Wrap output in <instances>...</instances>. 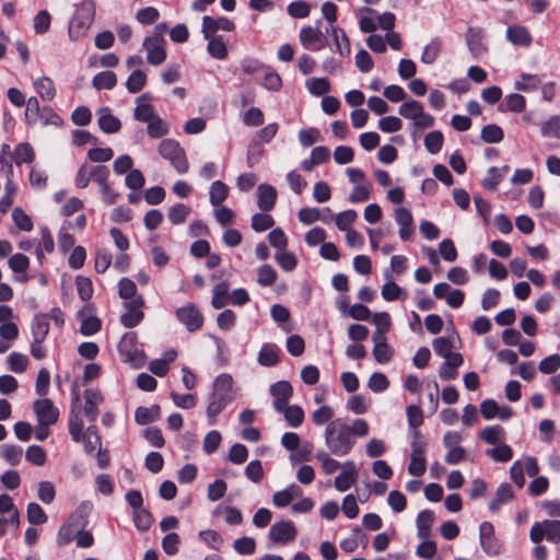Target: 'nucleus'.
<instances>
[{"label": "nucleus", "instance_id": "43", "mask_svg": "<svg viewBox=\"0 0 560 560\" xmlns=\"http://www.w3.org/2000/svg\"><path fill=\"white\" fill-rule=\"evenodd\" d=\"M26 514L27 521L32 525H42L45 524L48 520V516L43 508L36 502H31L27 504Z\"/></svg>", "mask_w": 560, "mask_h": 560}, {"label": "nucleus", "instance_id": "59", "mask_svg": "<svg viewBox=\"0 0 560 560\" xmlns=\"http://www.w3.org/2000/svg\"><path fill=\"white\" fill-rule=\"evenodd\" d=\"M51 16L47 10H40L34 18V31L38 35L47 33L50 28Z\"/></svg>", "mask_w": 560, "mask_h": 560}, {"label": "nucleus", "instance_id": "22", "mask_svg": "<svg viewBox=\"0 0 560 560\" xmlns=\"http://www.w3.org/2000/svg\"><path fill=\"white\" fill-rule=\"evenodd\" d=\"M506 37L513 45L523 47H529L533 40L528 28L522 25L509 26Z\"/></svg>", "mask_w": 560, "mask_h": 560}, {"label": "nucleus", "instance_id": "15", "mask_svg": "<svg viewBox=\"0 0 560 560\" xmlns=\"http://www.w3.org/2000/svg\"><path fill=\"white\" fill-rule=\"evenodd\" d=\"M299 38L305 49L317 51L324 47V44L317 45L323 39V33L319 28L304 26L300 31Z\"/></svg>", "mask_w": 560, "mask_h": 560}, {"label": "nucleus", "instance_id": "38", "mask_svg": "<svg viewBox=\"0 0 560 560\" xmlns=\"http://www.w3.org/2000/svg\"><path fill=\"white\" fill-rule=\"evenodd\" d=\"M147 83V74L142 70H133L126 81L128 92L136 94L140 92Z\"/></svg>", "mask_w": 560, "mask_h": 560}, {"label": "nucleus", "instance_id": "46", "mask_svg": "<svg viewBox=\"0 0 560 560\" xmlns=\"http://www.w3.org/2000/svg\"><path fill=\"white\" fill-rule=\"evenodd\" d=\"M423 106L420 102L410 100L402 103L399 106V114L406 119L416 120V118L422 114Z\"/></svg>", "mask_w": 560, "mask_h": 560}, {"label": "nucleus", "instance_id": "24", "mask_svg": "<svg viewBox=\"0 0 560 560\" xmlns=\"http://www.w3.org/2000/svg\"><path fill=\"white\" fill-rule=\"evenodd\" d=\"M280 349L275 343H264L258 352L257 361L262 366H275L279 362Z\"/></svg>", "mask_w": 560, "mask_h": 560}, {"label": "nucleus", "instance_id": "11", "mask_svg": "<svg viewBox=\"0 0 560 560\" xmlns=\"http://www.w3.org/2000/svg\"><path fill=\"white\" fill-rule=\"evenodd\" d=\"M77 517H82L81 511L77 510L74 514L70 516L68 522L61 525L57 534V544L58 546H66L70 544L73 539H75L77 532L79 527H84L86 521L78 522Z\"/></svg>", "mask_w": 560, "mask_h": 560}, {"label": "nucleus", "instance_id": "34", "mask_svg": "<svg viewBox=\"0 0 560 560\" xmlns=\"http://www.w3.org/2000/svg\"><path fill=\"white\" fill-rule=\"evenodd\" d=\"M117 83V77L113 71H102L94 75L92 85L96 90H112Z\"/></svg>", "mask_w": 560, "mask_h": 560}, {"label": "nucleus", "instance_id": "20", "mask_svg": "<svg viewBox=\"0 0 560 560\" xmlns=\"http://www.w3.org/2000/svg\"><path fill=\"white\" fill-rule=\"evenodd\" d=\"M464 358L460 353H454L451 358L445 359L440 368L439 376L443 381H453L457 377V369L463 365Z\"/></svg>", "mask_w": 560, "mask_h": 560}, {"label": "nucleus", "instance_id": "29", "mask_svg": "<svg viewBox=\"0 0 560 560\" xmlns=\"http://www.w3.org/2000/svg\"><path fill=\"white\" fill-rule=\"evenodd\" d=\"M331 36L336 45V51L342 57H348L351 52V47L346 32L337 26H331Z\"/></svg>", "mask_w": 560, "mask_h": 560}, {"label": "nucleus", "instance_id": "47", "mask_svg": "<svg viewBox=\"0 0 560 560\" xmlns=\"http://www.w3.org/2000/svg\"><path fill=\"white\" fill-rule=\"evenodd\" d=\"M270 395L273 398L290 400L293 395V387L289 381H278L270 386Z\"/></svg>", "mask_w": 560, "mask_h": 560}, {"label": "nucleus", "instance_id": "55", "mask_svg": "<svg viewBox=\"0 0 560 560\" xmlns=\"http://www.w3.org/2000/svg\"><path fill=\"white\" fill-rule=\"evenodd\" d=\"M12 220L21 231L28 232L33 229V222L30 215L20 207L13 209Z\"/></svg>", "mask_w": 560, "mask_h": 560}, {"label": "nucleus", "instance_id": "57", "mask_svg": "<svg viewBox=\"0 0 560 560\" xmlns=\"http://www.w3.org/2000/svg\"><path fill=\"white\" fill-rule=\"evenodd\" d=\"M315 458L320 463L323 471L327 475L334 474L340 467L339 462L331 458L325 451H318Z\"/></svg>", "mask_w": 560, "mask_h": 560}, {"label": "nucleus", "instance_id": "53", "mask_svg": "<svg viewBox=\"0 0 560 560\" xmlns=\"http://www.w3.org/2000/svg\"><path fill=\"white\" fill-rule=\"evenodd\" d=\"M521 79L522 81L515 82V89L518 91H533L536 90L541 83V80L537 74L522 73Z\"/></svg>", "mask_w": 560, "mask_h": 560}, {"label": "nucleus", "instance_id": "64", "mask_svg": "<svg viewBox=\"0 0 560 560\" xmlns=\"http://www.w3.org/2000/svg\"><path fill=\"white\" fill-rule=\"evenodd\" d=\"M538 369L544 374H552L560 369V354L555 353L544 358L539 364Z\"/></svg>", "mask_w": 560, "mask_h": 560}, {"label": "nucleus", "instance_id": "63", "mask_svg": "<svg viewBox=\"0 0 560 560\" xmlns=\"http://www.w3.org/2000/svg\"><path fill=\"white\" fill-rule=\"evenodd\" d=\"M228 458L231 463L241 465L247 460L248 450L244 444L235 443L231 446Z\"/></svg>", "mask_w": 560, "mask_h": 560}, {"label": "nucleus", "instance_id": "2", "mask_svg": "<svg viewBox=\"0 0 560 560\" xmlns=\"http://www.w3.org/2000/svg\"><path fill=\"white\" fill-rule=\"evenodd\" d=\"M325 444L336 456L348 455L355 444L354 438L350 435V425L340 418L330 421L325 430Z\"/></svg>", "mask_w": 560, "mask_h": 560}, {"label": "nucleus", "instance_id": "3", "mask_svg": "<svg viewBox=\"0 0 560 560\" xmlns=\"http://www.w3.org/2000/svg\"><path fill=\"white\" fill-rule=\"evenodd\" d=\"M81 407L80 393L77 386L72 389L71 410L69 417V433L74 442H82L86 454H92L95 448L101 447L102 441L100 435H95V439L82 435L84 428L83 420L79 417V409Z\"/></svg>", "mask_w": 560, "mask_h": 560}, {"label": "nucleus", "instance_id": "36", "mask_svg": "<svg viewBox=\"0 0 560 560\" xmlns=\"http://www.w3.org/2000/svg\"><path fill=\"white\" fill-rule=\"evenodd\" d=\"M159 416L160 407L158 405H153L151 408L140 406L135 411V420L141 425L153 422Z\"/></svg>", "mask_w": 560, "mask_h": 560}, {"label": "nucleus", "instance_id": "19", "mask_svg": "<svg viewBox=\"0 0 560 560\" xmlns=\"http://www.w3.org/2000/svg\"><path fill=\"white\" fill-rule=\"evenodd\" d=\"M98 127L105 133L118 132L121 128L119 118L112 114L109 107H102L98 110Z\"/></svg>", "mask_w": 560, "mask_h": 560}, {"label": "nucleus", "instance_id": "1", "mask_svg": "<svg viewBox=\"0 0 560 560\" xmlns=\"http://www.w3.org/2000/svg\"><path fill=\"white\" fill-rule=\"evenodd\" d=\"M234 399L233 393V378L228 373L218 375L213 382V389L209 397L207 406V418L210 425L217 423V417L221 413L228 405Z\"/></svg>", "mask_w": 560, "mask_h": 560}, {"label": "nucleus", "instance_id": "4", "mask_svg": "<svg viewBox=\"0 0 560 560\" xmlns=\"http://www.w3.org/2000/svg\"><path fill=\"white\" fill-rule=\"evenodd\" d=\"M159 153L162 158L170 161L171 165L178 174L188 172L189 163L185 150L180 147L178 141L174 139L162 140L159 145Z\"/></svg>", "mask_w": 560, "mask_h": 560}, {"label": "nucleus", "instance_id": "49", "mask_svg": "<svg viewBox=\"0 0 560 560\" xmlns=\"http://www.w3.org/2000/svg\"><path fill=\"white\" fill-rule=\"evenodd\" d=\"M285 421L292 428L300 427L305 418V413L302 407L298 405L290 406L283 413Z\"/></svg>", "mask_w": 560, "mask_h": 560}, {"label": "nucleus", "instance_id": "56", "mask_svg": "<svg viewBox=\"0 0 560 560\" xmlns=\"http://www.w3.org/2000/svg\"><path fill=\"white\" fill-rule=\"evenodd\" d=\"M310 93L322 96L330 91V82L326 78H313L307 82Z\"/></svg>", "mask_w": 560, "mask_h": 560}, {"label": "nucleus", "instance_id": "10", "mask_svg": "<svg viewBox=\"0 0 560 560\" xmlns=\"http://www.w3.org/2000/svg\"><path fill=\"white\" fill-rule=\"evenodd\" d=\"M93 21V14L86 10L77 11L69 23L68 34L70 39L79 40L84 37Z\"/></svg>", "mask_w": 560, "mask_h": 560}, {"label": "nucleus", "instance_id": "13", "mask_svg": "<svg viewBox=\"0 0 560 560\" xmlns=\"http://www.w3.org/2000/svg\"><path fill=\"white\" fill-rule=\"evenodd\" d=\"M219 30L232 32L235 30V23L225 16L214 19L210 15H205L202 18L201 32L203 37H209L211 34H215Z\"/></svg>", "mask_w": 560, "mask_h": 560}, {"label": "nucleus", "instance_id": "28", "mask_svg": "<svg viewBox=\"0 0 560 560\" xmlns=\"http://www.w3.org/2000/svg\"><path fill=\"white\" fill-rule=\"evenodd\" d=\"M33 339L45 340L49 332L48 315L36 314L31 324Z\"/></svg>", "mask_w": 560, "mask_h": 560}, {"label": "nucleus", "instance_id": "61", "mask_svg": "<svg viewBox=\"0 0 560 560\" xmlns=\"http://www.w3.org/2000/svg\"><path fill=\"white\" fill-rule=\"evenodd\" d=\"M26 460L35 466H43L46 463V453L39 445H31L25 453Z\"/></svg>", "mask_w": 560, "mask_h": 560}, {"label": "nucleus", "instance_id": "54", "mask_svg": "<svg viewBox=\"0 0 560 560\" xmlns=\"http://www.w3.org/2000/svg\"><path fill=\"white\" fill-rule=\"evenodd\" d=\"M288 14L294 19H304L310 15V4L304 0H296L289 3L287 8Z\"/></svg>", "mask_w": 560, "mask_h": 560}, {"label": "nucleus", "instance_id": "41", "mask_svg": "<svg viewBox=\"0 0 560 560\" xmlns=\"http://www.w3.org/2000/svg\"><path fill=\"white\" fill-rule=\"evenodd\" d=\"M190 211L191 209L188 206L184 203H176L168 209L167 218L173 224L178 225L186 221Z\"/></svg>", "mask_w": 560, "mask_h": 560}, {"label": "nucleus", "instance_id": "7", "mask_svg": "<svg viewBox=\"0 0 560 560\" xmlns=\"http://www.w3.org/2000/svg\"><path fill=\"white\" fill-rule=\"evenodd\" d=\"M479 540L481 549L488 556H498L501 552V544L494 535V527L490 522L479 525Z\"/></svg>", "mask_w": 560, "mask_h": 560}, {"label": "nucleus", "instance_id": "12", "mask_svg": "<svg viewBox=\"0 0 560 560\" xmlns=\"http://www.w3.org/2000/svg\"><path fill=\"white\" fill-rule=\"evenodd\" d=\"M38 422L56 423L59 410L49 398L37 399L33 405Z\"/></svg>", "mask_w": 560, "mask_h": 560}, {"label": "nucleus", "instance_id": "27", "mask_svg": "<svg viewBox=\"0 0 560 560\" xmlns=\"http://www.w3.org/2000/svg\"><path fill=\"white\" fill-rule=\"evenodd\" d=\"M34 160L35 151L28 142L19 143L12 153V161L16 165H22L23 163L30 164L33 163Z\"/></svg>", "mask_w": 560, "mask_h": 560}, {"label": "nucleus", "instance_id": "9", "mask_svg": "<svg viewBox=\"0 0 560 560\" xmlns=\"http://www.w3.org/2000/svg\"><path fill=\"white\" fill-rule=\"evenodd\" d=\"M298 530L292 521H280L271 525L268 537L276 544H288L295 539Z\"/></svg>", "mask_w": 560, "mask_h": 560}, {"label": "nucleus", "instance_id": "25", "mask_svg": "<svg viewBox=\"0 0 560 560\" xmlns=\"http://www.w3.org/2000/svg\"><path fill=\"white\" fill-rule=\"evenodd\" d=\"M435 516L431 510L421 511L416 520L417 535L421 539H428L431 535V526L434 523Z\"/></svg>", "mask_w": 560, "mask_h": 560}, {"label": "nucleus", "instance_id": "33", "mask_svg": "<svg viewBox=\"0 0 560 560\" xmlns=\"http://www.w3.org/2000/svg\"><path fill=\"white\" fill-rule=\"evenodd\" d=\"M442 45L443 43L441 38H432L422 51L421 61L425 65H432L439 58L442 50Z\"/></svg>", "mask_w": 560, "mask_h": 560}, {"label": "nucleus", "instance_id": "39", "mask_svg": "<svg viewBox=\"0 0 560 560\" xmlns=\"http://www.w3.org/2000/svg\"><path fill=\"white\" fill-rule=\"evenodd\" d=\"M25 104V122L28 126H34L39 120L43 108H40L39 102L35 96L30 97Z\"/></svg>", "mask_w": 560, "mask_h": 560}, {"label": "nucleus", "instance_id": "58", "mask_svg": "<svg viewBox=\"0 0 560 560\" xmlns=\"http://www.w3.org/2000/svg\"><path fill=\"white\" fill-rule=\"evenodd\" d=\"M540 132L544 137H553L560 139V116L550 117L541 125Z\"/></svg>", "mask_w": 560, "mask_h": 560}, {"label": "nucleus", "instance_id": "37", "mask_svg": "<svg viewBox=\"0 0 560 560\" xmlns=\"http://www.w3.org/2000/svg\"><path fill=\"white\" fill-rule=\"evenodd\" d=\"M480 138L486 143H499L503 140L504 132L500 126L489 124L481 129Z\"/></svg>", "mask_w": 560, "mask_h": 560}, {"label": "nucleus", "instance_id": "8", "mask_svg": "<svg viewBox=\"0 0 560 560\" xmlns=\"http://www.w3.org/2000/svg\"><path fill=\"white\" fill-rule=\"evenodd\" d=\"M425 448L427 442L424 441H412L411 442V455L410 463L408 466V472L412 476L420 477L425 472Z\"/></svg>", "mask_w": 560, "mask_h": 560}, {"label": "nucleus", "instance_id": "30", "mask_svg": "<svg viewBox=\"0 0 560 560\" xmlns=\"http://www.w3.org/2000/svg\"><path fill=\"white\" fill-rule=\"evenodd\" d=\"M229 186L221 180H215L210 186L209 199L213 207H219L229 196Z\"/></svg>", "mask_w": 560, "mask_h": 560}, {"label": "nucleus", "instance_id": "44", "mask_svg": "<svg viewBox=\"0 0 560 560\" xmlns=\"http://www.w3.org/2000/svg\"><path fill=\"white\" fill-rule=\"evenodd\" d=\"M153 515L145 509H140L133 512V523L138 530L147 532L153 523Z\"/></svg>", "mask_w": 560, "mask_h": 560}, {"label": "nucleus", "instance_id": "60", "mask_svg": "<svg viewBox=\"0 0 560 560\" xmlns=\"http://www.w3.org/2000/svg\"><path fill=\"white\" fill-rule=\"evenodd\" d=\"M275 258L280 268L287 272L293 271L298 266V259L293 253L280 252Z\"/></svg>", "mask_w": 560, "mask_h": 560}, {"label": "nucleus", "instance_id": "52", "mask_svg": "<svg viewBox=\"0 0 560 560\" xmlns=\"http://www.w3.org/2000/svg\"><path fill=\"white\" fill-rule=\"evenodd\" d=\"M276 280H277V271L272 266L265 264L261 267H259L258 279H257V282L259 283V285L270 287L276 282Z\"/></svg>", "mask_w": 560, "mask_h": 560}, {"label": "nucleus", "instance_id": "40", "mask_svg": "<svg viewBox=\"0 0 560 560\" xmlns=\"http://www.w3.org/2000/svg\"><path fill=\"white\" fill-rule=\"evenodd\" d=\"M75 287L78 294L82 301L88 302L92 299L94 289L92 280L89 277H84L81 275L77 276Z\"/></svg>", "mask_w": 560, "mask_h": 560}, {"label": "nucleus", "instance_id": "17", "mask_svg": "<svg viewBox=\"0 0 560 560\" xmlns=\"http://www.w3.org/2000/svg\"><path fill=\"white\" fill-rule=\"evenodd\" d=\"M482 31L480 28L469 27L466 33V44L472 57L478 59L487 52V47L482 43Z\"/></svg>", "mask_w": 560, "mask_h": 560}, {"label": "nucleus", "instance_id": "5", "mask_svg": "<svg viewBox=\"0 0 560 560\" xmlns=\"http://www.w3.org/2000/svg\"><path fill=\"white\" fill-rule=\"evenodd\" d=\"M175 314L176 318L190 332L199 330L203 325V315L201 314L200 310L192 303H188L177 308Z\"/></svg>", "mask_w": 560, "mask_h": 560}, {"label": "nucleus", "instance_id": "48", "mask_svg": "<svg viewBox=\"0 0 560 560\" xmlns=\"http://www.w3.org/2000/svg\"><path fill=\"white\" fill-rule=\"evenodd\" d=\"M486 454L498 463H506L513 457V450L508 444H500L494 448H489Z\"/></svg>", "mask_w": 560, "mask_h": 560}, {"label": "nucleus", "instance_id": "50", "mask_svg": "<svg viewBox=\"0 0 560 560\" xmlns=\"http://www.w3.org/2000/svg\"><path fill=\"white\" fill-rule=\"evenodd\" d=\"M1 456L11 465H18L23 456V448L19 445L4 444L1 446Z\"/></svg>", "mask_w": 560, "mask_h": 560}, {"label": "nucleus", "instance_id": "21", "mask_svg": "<svg viewBox=\"0 0 560 560\" xmlns=\"http://www.w3.org/2000/svg\"><path fill=\"white\" fill-rule=\"evenodd\" d=\"M303 490L300 486L291 483L285 489L277 491L272 495V502L277 508L288 506L293 499L301 497Z\"/></svg>", "mask_w": 560, "mask_h": 560}, {"label": "nucleus", "instance_id": "18", "mask_svg": "<svg viewBox=\"0 0 560 560\" xmlns=\"http://www.w3.org/2000/svg\"><path fill=\"white\" fill-rule=\"evenodd\" d=\"M346 470L340 472L335 478V488L340 491L345 492L351 488V486L357 481V468L352 460H348L345 463Z\"/></svg>", "mask_w": 560, "mask_h": 560}, {"label": "nucleus", "instance_id": "62", "mask_svg": "<svg viewBox=\"0 0 560 560\" xmlns=\"http://www.w3.org/2000/svg\"><path fill=\"white\" fill-rule=\"evenodd\" d=\"M545 527V538L553 544L560 542V521L558 520H546L542 522Z\"/></svg>", "mask_w": 560, "mask_h": 560}, {"label": "nucleus", "instance_id": "31", "mask_svg": "<svg viewBox=\"0 0 560 560\" xmlns=\"http://www.w3.org/2000/svg\"><path fill=\"white\" fill-rule=\"evenodd\" d=\"M229 283L225 281L219 282L212 290L211 305L215 310L224 307L229 303Z\"/></svg>", "mask_w": 560, "mask_h": 560}, {"label": "nucleus", "instance_id": "45", "mask_svg": "<svg viewBox=\"0 0 560 560\" xmlns=\"http://www.w3.org/2000/svg\"><path fill=\"white\" fill-rule=\"evenodd\" d=\"M147 129L148 135L154 139L162 138L166 136L170 131L167 124L159 116H155L154 118L148 121Z\"/></svg>", "mask_w": 560, "mask_h": 560}, {"label": "nucleus", "instance_id": "23", "mask_svg": "<svg viewBox=\"0 0 560 560\" xmlns=\"http://www.w3.org/2000/svg\"><path fill=\"white\" fill-rule=\"evenodd\" d=\"M514 498V491L510 483H501L497 491L495 497L489 502V510L492 513H497L502 504H506Z\"/></svg>", "mask_w": 560, "mask_h": 560}, {"label": "nucleus", "instance_id": "32", "mask_svg": "<svg viewBox=\"0 0 560 560\" xmlns=\"http://www.w3.org/2000/svg\"><path fill=\"white\" fill-rule=\"evenodd\" d=\"M34 88L44 101H52L56 96V89L52 80L42 77L34 82Z\"/></svg>", "mask_w": 560, "mask_h": 560}, {"label": "nucleus", "instance_id": "6", "mask_svg": "<svg viewBox=\"0 0 560 560\" xmlns=\"http://www.w3.org/2000/svg\"><path fill=\"white\" fill-rule=\"evenodd\" d=\"M95 306L91 303H86L79 312L78 319L81 320L80 332L83 336H92L98 332L102 328V320L93 316Z\"/></svg>", "mask_w": 560, "mask_h": 560}, {"label": "nucleus", "instance_id": "51", "mask_svg": "<svg viewBox=\"0 0 560 560\" xmlns=\"http://www.w3.org/2000/svg\"><path fill=\"white\" fill-rule=\"evenodd\" d=\"M275 225L273 218L268 213H255L252 217V229L255 232H264Z\"/></svg>", "mask_w": 560, "mask_h": 560}, {"label": "nucleus", "instance_id": "16", "mask_svg": "<svg viewBox=\"0 0 560 560\" xmlns=\"http://www.w3.org/2000/svg\"><path fill=\"white\" fill-rule=\"evenodd\" d=\"M257 206L264 212H269L275 208L277 201V190L269 184H260L257 188Z\"/></svg>", "mask_w": 560, "mask_h": 560}, {"label": "nucleus", "instance_id": "14", "mask_svg": "<svg viewBox=\"0 0 560 560\" xmlns=\"http://www.w3.org/2000/svg\"><path fill=\"white\" fill-rule=\"evenodd\" d=\"M143 48L147 51V61L152 66H159L166 59V43L154 42V39L145 37L142 43Z\"/></svg>", "mask_w": 560, "mask_h": 560}, {"label": "nucleus", "instance_id": "26", "mask_svg": "<svg viewBox=\"0 0 560 560\" xmlns=\"http://www.w3.org/2000/svg\"><path fill=\"white\" fill-rule=\"evenodd\" d=\"M208 40L207 50L209 55L215 59L223 60L228 57V47L221 35L211 34L205 37Z\"/></svg>", "mask_w": 560, "mask_h": 560}, {"label": "nucleus", "instance_id": "35", "mask_svg": "<svg viewBox=\"0 0 560 560\" xmlns=\"http://www.w3.org/2000/svg\"><path fill=\"white\" fill-rule=\"evenodd\" d=\"M479 438L488 444L495 445L500 441L504 440L505 431L499 424L490 425L480 431Z\"/></svg>", "mask_w": 560, "mask_h": 560}, {"label": "nucleus", "instance_id": "42", "mask_svg": "<svg viewBox=\"0 0 560 560\" xmlns=\"http://www.w3.org/2000/svg\"><path fill=\"white\" fill-rule=\"evenodd\" d=\"M444 143V136L441 131L434 130L430 131L424 137V147L427 151L431 154H436L441 151Z\"/></svg>", "mask_w": 560, "mask_h": 560}]
</instances>
